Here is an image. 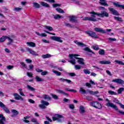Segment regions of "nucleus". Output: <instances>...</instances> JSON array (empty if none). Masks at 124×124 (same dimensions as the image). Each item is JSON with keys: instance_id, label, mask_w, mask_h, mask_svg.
<instances>
[{"instance_id": "nucleus-1", "label": "nucleus", "mask_w": 124, "mask_h": 124, "mask_svg": "<svg viewBox=\"0 0 124 124\" xmlns=\"http://www.w3.org/2000/svg\"><path fill=\"white\" fill-rule=\"evenodd\" d=\"M79 55L78 54H70L69 55V57L71 60H69L68 62H70V63H72V64H75L76 63V60H75V59L76 60H78L77 61V62L79 63V64H80V65H85V62H84V59L81 58H78L76 57H79ZM73 58H75V59H73Z\"/></svg>"}, {"instance_id": "nucleus-2", "label": "nucleus", "mask_w": 124, "mask_h": 124, "mask_svg": "<svg viewBox=\"0 0 124 124\" xmlns=\"http://www.w3.org/2000/svg\"><path fill=\"white\" fill-rule=\"evenodd\" d=\"M106 101L108 102L106 104V106H107L108 107H111V108L114 109V110H116V111H118V113H119L120 114H121L122 115H124V111H122L121 110H119V108H118L117 106L113 104V103H111V101H110L109 99L107 98L106 99Z\"/></svg>"}, {"instance_id": "nucleus-3", "label": "nucleus", "mask_w": 124, "mask_h": 124, "mask_svg": "<svg viewBox=\"0 0 124 124\" xmlns=\"http://www.w3.org/2000/svg\"><path fill=\"white\" fill-rule=\"evenodd\" d=\"M62 118H63V116L62 115L59 114H56L55 115V117H52V120L53 122L57 121L58 123H62V120L61 119Z\"/></svg>"}, {"instance_id": "nucleus-4", "label": "nucleus", "mask_w": 124, "mask_h": 124, "mask_svg": "<svg viewBox=\"0 0 124 124\" xmlns=\"http://www.w3.org/2000/svg\"><path fill=\"white\" fill-rule=\"evenodd\" d=\"M41 103H42V104L39 105V107L40 109H45L46 106H48L49 104V102L43 100L41 101Z\"/></svg>"}, {"instance_id": "nucleus-5", "label": "nucleus", "mask_w": 124, "mask_h": 124, "mask_svg": "<svg viewBox=\"0 0 124 124\" xmlns=\"http://www.w3.org/2000/svg\"><path fill=\"white\" fill-rule=\"evenodd\" d=\"M0 107L2 108L5 113L9 114L10 113V110L8 109V108L6 107V106L4 105L2 102L0 101Z\"/></svg>"}, {"instance_id": "nucleus-6", "label": "nucleus", "mask_w": 124, "mask_h": 124, "mask_svg": "<svg viewBox=\"0 0 124 124\" xmlns=\"http://www.w3.org/2000/svg\"><path fill=\"white\" fill-rule=\"evenodd\" d=\"M50 39H51V40H54V41H57V42H60V43L62 42L61 38L58 36H51Z\"/></svg>"}, {"instance_id": "nucleus-7", "label": "nucleus", "mask_w": 124, "mask_h": 124, "mask_svg": "<svg viewBox=\"0 0 124 124\" xmlns=\"http://www.w3.org/2000/svg\"><path fill=\"white\" fill-rule=\"evenodd\" d=\"M93 107H94V108H96L97 109H99V110H101L102 108V106L101 105V104L97 101L94 102Z\"/></svg>"}, {"instance_id": "nucleus-8", "label": "nucleus", "mask_w": 124, "mask_h": 124, "mask_svg": "<svg viewBox=\"0 0 124 124\" xmlns=\"http://www.w3.org/2000/svg\"><path fill=\"white\" fill-rule=\"evenodd\" d=\"M94 31H96V32H100L101 33H106V31L105 30H103V29L95 27L94 29Z\"/></svg>"}, {"instance_id": "nucleus-9", "label": "nucleus", "mask_w": 124, "mask_h": 124, "mask_svg": "<svg viewBox=\"0 0 124 124\" xmlns=\"http://www.w3.org/2000/svg\"><path fill=\"white\" fill-rule=\"evenodd\" d=\"M5 122H6L5 117L3 116V114H0V124H5Z\"/></svg>"}, {"instance_id": "nucleus-10", "label": "nucleus", "mask_w": 124, "mask_h": 124, "mask_svg": "<svg viewBox=\"0 0 124 124\" xmlns=\"http://www.w3.org/2000/svg\"><path fill=\"white\" fill-rule=\"evenodd\" d=\"M112 82H114V83H117V84H119L120 85H124V81L119 78H116L115 79H113Z\"/></svg>"}, {"instance_id": "nucleus-11", "label": "nucleus", "mask_w": 124, "mask_h": 124, "mask_svg": "<svg viewBox=\"0 0 124 124\" xmlns=\"http://www.w3.org/2000/svg\"><path fill=\"white\" fill-rule=\"evenodd\" d=\"M13 95L15 97V99H16V100H24V98L17 93H14Z\"/></svg>"}, {"instance_id": "nucleus-12", "label": "nucleus", "mask_w": 124, "mask_h": 124, "mask_svg": "<svg viewBox=\"0 0 124 124\" xmlns=\"http://www.w3.org/2000/svg\"><path fill=\"white\" fill-rule=\"evenodd\" d=\"M83 50L84 51H86V52H88L87 55H88L89 56H92V55L93 54V52L88 47L84 48Z\"/></svg>"}, {"instance_id": "nucleus-13", "label": "nucleus", "mask_w": 124, "mask_h": 124, "mask_svg": "<svg viewBox=\"0 0 124 124\" xmlns=\"http://www.w3.org/2000/svg\"><path fill=\"white\" fill-rule=\"evenodd\" d=\"M109 11L111 12V13L113 14V15H115L116 16H119L120 15V14L117 11V10L114 9L112 8H108Z\"/></svg>"}, {"instance_id": "nucleus-14", "label": "nucleus", "mask_w": 124, "mask_h": 124, "mask_svg": "<svg viewBox=\"0 0 124 124\" xmlns=\"http://www.w3.org/2000/svg\"><path fill=\"white\" fill-rule=\"evenodd\" d=\"M27 50L28 52H29L30 54H31L33 56H38V54L37 53L33 50L32 49L28 47L27 48Z\"/></svg>"}, {"instance_id": "nucleus-15", "label": "nucleus", "mask_w": 124, "mask_h": 124, "mask_svg": "<svg viewBox=\"0 0 124 124\" xmlns=\"http://www.w3.org/2000/svg\"><path fill=\"white\" fill-rule=\"evenodd\" d=\"M69 20L70 22H72V23H77V22H78V20H77V17L75 16H70Z\"/></svg>"}, {"instance_id": "nucleus-16", "label": "nucleus", "mask_w": 124, "mask_h": 124, "mask_svg": "<svg viewBox=\"0 0 124 124\" xmlns=\"http://www.w3.org/2000/svg\"><path fill=\"white\" fill-rule=\"evenodd\" d=\"M59 80H60V82H62L63 83H64V82H66L68 84L72 83V81L68 79L60 78Z\"/></svg>"}, {"instance_id": "nucleus-17", "label": "nucleus", "mask_w": 124, "mask_h": 124, "mask_svg": "<svg viewBox=\"0 0 124 124\" xmlns=\"http://www.w3.org/2000/svg\"><path fill=\"white\" fill-rule=\"evenodd\" d=\"M113 4L116 7H119L120 8H122V9H124V5L120 4V2H113Z\"/></svg>"}, {"instance_id": "nucleus-18", "label": "nucleus", "mask_w": 124, "mask_h": 124, "mask_svg": "<svg viewBox=\"0 0 124 124\" xmlns=\"http://www.w3.org/2000/svg\"><path fill=\"white\" fill-rule=\"evenodd\" d=\"M74 43L77 44V45H78V46H79L80 47H86V45H85L84 43L82 42H78V41H74Z\"/></svg>"}, {"instance_id": "nucleus-19", "label": "nucleus", "mask_w": 124, "mask_h": 124, "mask_svg": "<svg viewBox=\"0 0 124 124\" xmlns=\"http://www.w3.org/2000/svg\"><path fill=\"white\" fill-rule=\"evenodd\" d=\"M101 64H110L111 62L110 61H101L99 62Z\"/></svg>"}, {"instance_id": "nucleus-20", "label": "nucleus", "mask_w": 124, "mask_h": 124, "mask_svg": "<svg viewBox=\"0 0 124 124\" xmlns=\"http://www.w3.org/2000/svg\"><path fill=\"white\" fill-rule=\"evenodd\" d=\"M100 4L101 5H104V6H108V4L106 2V0H100Z\"/></svg>"}, {"instance_id": "nucleus-21", "label": "nucleus", "mask_w": 124, "mask_h": 124, "mask_svg": "<svg viewBox=\"0 0 124 124\" xmlns=\"http://www.w3.org/2000/svg\"><path fill=\"white\" fill-rule=\"evenodd\" d=\"M35 33H36V34L37 35H39V36H41V37H46V36H47V34H46L45 33H42V34H40L39 32L35 31Z\"/></svg>"}, {"instance_id": "nucleus-22", "label": "nucleus", "mask_w": 124, "mask_h": 124, "mask_svg": "<svg viewBox=\"0 0 124 124\" xmlns=\"http://www.w3.org/2000/svg\"><path fill=\"white\" fill-rule=\"evenodd\" d=\"M85 112V108L83 106H80L79 107V113L80 114H83Z\"/></svg>"}, {"instance_id": "nucleus-23", "label": "nucleus", "mask_w": 124, "mask_h": 124, "mask_svg": "<svg viewBox=\"0 0 124 124\" xmlns=\"http://www.w3.org/2000/svg\"><path fill=\"white\" fill-rule=\"evenodd\" d=\"M36 82H44V79L40 78L38 76H36L35 78Z\"/></svg>"}, {"instance_id": "nucleus-24", "label": "nucleus", "mask_w": 124, "mask_h": 124, "mask_svg": "<svg viewBox=\"0 0 124 124\" xmlns=\"http://www.w3.org/2000/svg\"><path fill=\"white\" fill-rule=\"evenodd\" d=\"M6 38L9 40V41L7 43V45H11L12 43H13V40L10 37H6Z\"/></svg>"}, {"instance_id": "nucleus-25", "label": "nucleus", "mask_w": 124, "mask_h": 124, "mask_svg": "<svg viewBox=\"0 0 124 124\" xmlns=\"http://www.w3.org/2000/svg\"><path fill=\"white\" fill-rule=\"evenodd\" d=\"M27 44L28 46H30V47H35V43L32 42H28L27 43Z\"/></svg>"}, {"instance_id": "nucleus-26", "label": "nucleus", "mask_w": 124, "mask_h": 124, "mask_svg": "<svg viewBox=\"0 0 124 124\" xmlns=\"http://www.w3.org/2000/svg\"><path fill=\"white\" fill-rule=\"evenodd\" d=\"M40 4H41L42 5V6H44L45 7H50V6L49 5V4H48L45 2L41 1V2H40Z\"/></svg>"}, {"instance_id": "nucleus-27", "label": "nucleus", "mask_w": 124, "mask_h": 124, "mask_svg": "<svg viewBox=\"0 0 124 124\" xmlns=\"http://www.w3.org/2000/svg\"><path fill=\"white\" fill-rule=\"evenodd\" d=\"M51 57H52V55L49 54L42 55V58H43V59H48L51 58Z\"/></svg>"}, {"instance_id": "nucleus-28", "label": "nucleus", "mask_w": 124, "mask_h": 124, "mask_svg": "<svg viewBox=\"0 0 124 124\" xmlns=\"http://www.w3.org/2000/svg\"><path fill=\"white\" fill-rule=\"evenodd\" d=\"M93 68H94V70L96 72H97V71H102V70H103V69L102 68H99L98 67V66H93Z\"/></svg>"}, {"instance_id": "nucleus-29", "label": "nucleus", "mask_w": 124, "mask_h": 124, "mask_svg": "<svg viewBox=\"0 0 124 124\" xmlns=\"http://www.w3.org/2000/svg\"><path fill=\"white\" fill-rule=\"evenodd\" d=\"M85 33L88 34L91 37H93V32L92 31H86Z\"/></svg>"}, {"instance_id": "nucleus-30", "label": "nucleus", "mask_w": 124, "mask_h": 124, "mask_svg": "<svg viewBox=\"0 0 124 124\" xmlns=\"http://www.w3.org/2000/svg\"><path fill=\"white\" fill-rule=\"evenodd\" d=\"M8 36H3L1 38H0V43H2V42H4L5 41V39H7Z\"/></svg>"}, {"instance_id": "nucleus-31", "label": "nucleus", "mask_w": 124, "mask_h": 124, "mask_svg": "<svg viewBox=\"0 0 124 124\" xmlns=\"http://www.w3.org/2000/svg\"><path fill=\"white\" fill-rule=\"evenodd\" d=\"M33 7H35V8H40V5L37 3V2H33Z\"/></svg>"}, {"instance_id": "nucleus-32", "label": "nucleus", "mask_w": 124, "mask_h": 124, "mask_svg": "<svg viewBox=\"0 0 124 124\" xmlns=\"http://www.w3.org/2000/svg\"><path fill=\"white\" fill-rule=\"evenodd\" d=\"M79 93H82L83 94H86V93H87L86 90L84 89L82 87L79 88Z\"/></svg>"}, {"instance_id": "nucleus-33", "label": "nucleus", "mask_w": 124, "mask_h": 124, "mask_svg": "<svg viewBox=\"0 0 124 124\" xmlns=\"http://www.w3.org/2000/svg\"><path fill=\"white\" fill-rule=\"evenodd\" d=\"M52 72L53 73H55L56 76H61V75H62V73L61 72L56 71L55 70H52Z\"/></svg>"}, {"instance_id": "nucleus-34", "label": "nucleus", "mask_w": 124, "mask_h": 124, "mask_svg": "<svg viewBox=\"0 0 124 124\" xmlns=\"http://www.w3.org/2000/svg\"><path fill=\"white\" fill-rule=\"evenodd\" d=\"M43 98L47 100H51V97L47 94H44L43 95Z\"/></svg>"}, {"instance_id": "nucleus-35", "label": "nucleus", "mask_w": 124, "mask_h": 124, "mask_svg": "<svg viewBox=\"0 0 124 124\" xmlns=\"http://www.w3.org/2000/svg\"><path fill=\"white\" fill-rule=\"evenodd\" d=\"M101 16H109V14L105 11H103L101 12Z\"/></svg>"}, {"instance_id": "nucleus-36", "label": "nucleus", "mask_w": 124, "mask_h": 124, "mask_svg": "<svg viewBox=\"0 0 124 124\" xmlns=\"http://www.w3.org/2000/svg\"><path fill=\"white\" fill-rule=\"evenodd\" d=\"M108 93L111 95H117V93L116 92L111 90L108 91Z\"/></svg>"}, {"instance_id": "nucleus-37", "label": "nucleus", "mask_w": 124, "mask_h": 124, "mask_svg": "<svg viewBox=\"0 0 124 124\" xmlns=\"http://www.w3.org/2000/svg\"><path fill=\"white\" fill-rule=\"evenodd\" d=\"M99 55H101V56H103V55H105V51L104 49H100L99 51Z\"/></svg>"}, {"instance_id": "nucleus-38", "label": "nucleus", "mask_w": 124, "mask_h": 124, "mask_svg": "<svg viewBox=\"0 0 124 124\" xmlns=\"http://www.w3.org/2000/svg\"><path fill=\"white\" fill-rule=\"evenodd\" d=\"M83 66L79 65H75V68L76 70H79L82 68Z\"/></svg>"}, {"instance_id": "nucleus-39", "label": "nucleus", "mask_w": 124, "mask_h": 124, "mask_svg": "<svg viewBox=\"0 0 124 124\" xmlns=\"http://www.w3.org/2000/svg\"><path fill=\"white\" fill-rule=\"evenodd\" d=\"M115 20L118 21L119 22H123V19L119 16H114Z\"/></svg>"}, {"instance_id": "nucleus-40", "label": "nucleus", "mask_w": 124, "mask_h": 124, "mask_svg": "<svg viewBox=\"0 0 124 124\" xmlns=\"http://www.w3.org/2000/svg\"><path fill=\"white\" fill-rule=\"evenodd\" d=\"M12 112L13 113L14 116H17V115L19 114V112L15 109H13L12 110Z\"/></svg>"}, {"instance_id": "nucleus-41", "label": "nucleus", "mask_w": 124, "mask_h": 124, "mask_svg": "<svg viewBox=\"0 0 124 124\" xmlns=\"http://www.w3.org/2000/svg\"><path fill=\"white\" fill-rule=\"evenodd\" d=\"M124 88H120L118 90L117 92H118V93L119 94H121V93H122V92H124Z\"/></svg>"}, {"instance_id": "nucleus-42", "label": "nucleus", "mask_w": 124, "mask_h": 124, "mask_svg": "<svg viewBox=\"0 0 124 124\" xmlns=\"http://www.w3.org/2000/svg\"><path fill=\"white\" fill-rule=\"evenodd\" d=\"M27 89H28V90H30V91H31L32 92L35 91V89L33 87L29 85H27Z\"/></svg>"}, {"instance_id": "nucleus-43", "label": "nucleus", "mask_w": 124, "mask_h": 124, "mask_svg": "<svg viewBox=\"0 0 124 124\" xmlns=\"http://www.w3.org/2000/svg\"><path fill=\"white\" fill-rule=\"evenodd\" d=\"M83 20H86V21H93V18H90L89 17H85Z\"/></svg>"}, {"instance_id": "nucleus-44", "label": "nucleus", "mask_w": 124, "mask_h": 124, "mask_svg": "<svg viewBox=\"0 0 124 124\" xmlns=\"http://www.w3.org/2000/svg\"><path fill=\"white\" fill-rule=\"evenodd\" d=\"M116 63H118V64H121V65H124V63L122 61H120L119 60H115L114 61Z\"/></svg>"}, {"instance_id": "nucleus-45", "label": "nucleus", "mask_w": 124, "mask_h": 124, "mask_svg": "<svg viewBox=\"0 0 124 124\" xmlns=\"http://www.w3.org/2000/svg\"><path fill=\"white\" fill-rule=\"evenodd\" d=\"M50 95H51L52 97L54 99H55V100L59 99V97L58 96V95L56 94L51 93Z\"/></svg>"}, {"instance_id": "nucleus-46", "label": "nucleus", "mask_w": 124, "mask_h": 124, "mask_svg": "<svg viewBox=\"0 0 124 124\" xmlns=\"http://www.w3.org/2000/svg\"><path fill=\"white\" fill-rule=\"evenodd\" d=\"M31 122H32V123H35L36 124H39V123L37 122V119H36V118H32L31 120Z\"/></svg>"}, {"instance_id": "nucleus-47", "label": "nucleus", "mask_w": 124, "mask_h": 124, "mask_svg": "<svg viewBox=\"0 0 124 124\" xmlns=\"http://www.w3.org/2000/svg\"><path fill=\"white\" fill-rule=\"evenodd\" d=\"M93 50H95V51H98V50H100L99 46H98L97 45H94L93 46Z\"/></svg>"}, {"instance_id": "nucleus-48", "label": "nucleus", "mask_w": 124, "mask_h": 124, "mask_svg": "<svg viewBox=\"0 0 124 124\" xmlns=\"http://www.w3.org/2000/svg\"><path fill=\"white\" fill-rule=\"evenodd\" d=\"M56 11L59 12V13H64V11H63V10H62L61 8H56Z\"/></svg>"}, {"instance_id": "nucleus-49", "label": "nucleus", "mask_w": 124, "mask_h": 124, "mask_svg": "<svg viewBox=\"0 0 124 124\" xmlns=\"http://www.w3.org/2000/svg\"><path fill=\"white\" fill-rule=\"evenodd\" d=\"M45 28H46V30H48V31H53V28L52 27H51V26H46L45 27Z\"/></svg>"}, {"instance_id": "nucleus-50", "label": "nucleus", "mask_w": 124, "mask_h": 124, "mask_svg": "<svg viewBox=\"0 0 124 124\" xmlns=\"http://www.w3.org/2000/svg\"><path fill=\"white\" fill-rule=\"evenodd\" d=\"M26 74H27V76H28V77H30L31 78L32 77V75H33V74H32V73L29 72H27L26 73Z\"/></svg>"}, {"instance_id": "nucleus-51", "label": "nucleus", "mask_w": 124, "mask_h": 124, "mask_svg": "<svg viewBox=\"0 0 124 124\" xmlns=\"http://www.w3.org/2000/svg\"><path fill=\"white\" fill-rule=\"evenodd\" d=\"M22 10V8L20 7H16L14 9V11L19 12Z\"/></svg>"}, {"instance_id": "nucleus-52", "label": "nucleus", "mask_w": 124, "mask_h": 124, "mask_svg": "<svg viewBox=\"0 0 124 124\" xmlns=\"http://www.w3.org/2000/svg\"><path fill=\"white\" fill-rule=\"evenodd\" d=\"M48 74V72L45 71L44 72H41V75L42 76H45V75H47Z\"/></svg>"}, {"instance_id": "nucleus-53", "label": "nucleus", "mask_w": 124, "mask_h": 124, "mask_svg": "<svg viewBox=\"0 0 124 124\" xmlns=\"http://www.w3.org/2000/svg\"><path fill=\"white\" fill-rule=\"evenodd\" d=\"M86 99L87 100H89V101H92V100H93V98L92 96H86Z\"/></svg>"}, {"instance_id": "nucleus-54", "label": "nucleus", "mask_w": 124, "mask_h": 124, "mask_svg": "<svg viewBox=\"0 0 124 124\" xmlns=\"http://www.w3.org/2000/svg\"><path fill=\"white\" fill-rule=\"evenodd\" d=\"M69 108L72 110H73V109H75V106L73 104H70L69 105Z\"/></svg>"}, {"instance_id": "nucleus-55", "label": "nucleus", "mask_w": 124, "mask_h": 124, "mask_svg": "<svg viewBox=\"0 0 124 124\" xmlns=\"http://www.w3.org/2000/svg\"><path fill=\"white\" fill-rule=\"evenodd\" d=\"M54 19H55V20H60V19H61V18H62V16H54L53 17Z\"/></svg>"}, {"instance_id": "nucleus-56", "label": "nucleus", "mask_w": 124, "mask_h": 124, "mask_svg": "<svg viewBox=\"0 0 124 124\" xmlns=\"http://www.w3.org/2000/svg\"><path fill=\"white\" fill-rule=\"evenodd\" d=\"M56 92L59 93H61L62 94H63V93H64V92H63L62 90H61L57 89L56 90Z\"/></svg>"}, {"instance_id": "nucleus-57", "label": "nucleus", "mask_w": 124, "mask_h": 124, "mask_svg": "<svg viewBox=\"0 0 124 124\" xmlns=\"http://www.w3.org/2000/svg\"><path fill=\"white\" fill-rule=\"evenodd\" d=\"M98 93H99V92L98 91H94L93 92V95H95L96 97H98L99 95H98Z\"/></svg>"}, {"instance_id": "nucleus-58", "label": "nucleus", "mask_w": 124, "mask_h": 124, "mask_svg": "<svg viewBox=\"0 0 124 124\" xmlns=\"http://www.w3.org/2000/svg\"><path fill=\"white\" fill-rule=\"evenodd\" d=\"M84 73H85V74H91V72L87 69H84L83 70Z\"/></svg>"}, {"instance_id": "nucleus-59", "label": "nucleus", "mask_w": 124, "mask_h": 124, "mask_svg": "<svg viewBox=\"0 0 124 124\" xmlns=\"http://www.w3.org/2000/svg\"><path fill=\"white\" fill-rule=\"evenodd\" d=\"M28 102H30V103H31V104H34V103H35V101H34V100L31 99H29L28 100Z\"/></svg>"}, {"instance_id": "nucleus-60", "label": "nucleus", "mask_w": 124, "mask_h": 124, "mask_svg": "<svg viewBox=\"0 0 124 124\" xmlns=\"http://www.w3.org/2000/svg\"><path fill=\"white\" fill-rule=\"evenodd\" d=\"M68 75L71 76V77H74V76H76V74H75L74 73H69Z\"/></svg>"}, {"instance_id": "nucleus-61", "label": "nucleus", "mask_w": 124, "mask_h": 124, "mask_svg": "<svg viewBox=\"0 0 124 124\" xmlns=\"http://www.w3.org/2000/svg\"><path fill=\"white\" fill-rule=\"evenodd\" d=\"M29 70H31L32 71L33 70V65L30 64L29 65Z\"/></svg>"}, {"instance_id": "nucleus-62", "label": "nucleus", "mask_w": 124, "mask_h": 124, "mask_svg": "<svg viewBox=\"0 0 124 124\" xmlns=\"http://www.w3.org/2000/svg\"><path fill=\"white\" fill-rule=\"evenodd\" d=\"M59 6H61V4L54 3L53 4V7L54 8L58 7Z\"/></svg>"}, {"instance_id": "nucleus-63", "label": "nucleus", "mask_w": 124, "mask_h": 124, "mask_svg": "<svg viewBox=\"0 0 124 124\" xmlns=\"http://www.w3.org/2000/svg\"><path fill=\"white\" fill-rule=\"evenodd\" d=\"M35 71L37 72H42V71H43V70H41V69H39V68H36L35 69Z\"/></svg>"}, {"instance_id": "nucleus-64", "label": "nucleus", "mask_w": 124, "mask_h": 124, "mask_svg": "<svg viewBox=\"0 0 124 124\" xmlns=\"http://www.w3.org/2000/svg\"><path fill=\"white\" fill-rule=\"evenodd\" d=\"M14 68V66L12 65H8L7 66V69H9V70L12 69V68Z\"/></svg>"}]
</instances>
